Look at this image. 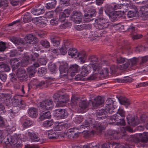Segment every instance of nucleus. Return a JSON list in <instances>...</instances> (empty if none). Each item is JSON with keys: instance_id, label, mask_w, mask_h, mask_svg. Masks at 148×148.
I'll list each match as a JSON object with an SVG mask.
<instances>
[{"instance_id": "obj_45", "label": "nucleus", "mask_w": 148, "mask_h": 148, "mask_svg": "<svg viewBox=\"0 0 148 148\" xmlns=\"http://www.w3.org/2000/svg\"><path fill=\"white\" fill-rule=\"evenodd\" d=\"M12 41L15 45H20L23 43V41L21 39L14 38L12 40Z\"/></svg>"}, {"instance_id": "obj_18", "label": "nucleus", "mask_w": 148, "mask_h": 148, "mask_svg": "<svg viewBox=\"0 0 148 148\" xmlns=\"http://www.w3.org/2000/svg\"><path fill=\"white\" fill-rule=\"evenodd\" d=\"M80 69V67L77 64L71 65L69 70V74L71 77L74 75V74L77 73Z\"/></svg>"}, {"instance_id": "obj_61", "label": "nucleus", "mask_w": 148, "mask_h": 148, "mask_svg": "<svg viewBox=\"0 0 148 148\" xmlns=\"http://www.w3.org/2000/svg\"><path fill=\"white\" fill-rule=\"evenodd\" d=\"M66 17L64 16L63 14L61 13L59 16V21L61 22H64L66 19Z\"/></svg>"}, {"instance_id": "obj_33", "label": "nucleus", "mask_w": 148, "mask_h": 148, "mask_svg": "<svg viewBox=\"0 0 148 148\" xmlns=\"http://www.w3.org/2000/svg\"><path fill=\"white\" fill-rule=\"evenodd\" d=\"M141 4L143 5H145L144 6L141 7L140 8V11L142 14H144V13L148 10V0L144 1L142 2Z\"/></svg>"}, {"instance_id": "obj_3", "label": "nucleus", "mask_w": 148, "mask_h": 148, "mask_svg": "<svg viewBox=\"0 0 148 148\" xmlns=\"http://www.w3.org/2000/svg\"><path fill=\"white\" fill-rule=\"evenodd\" d=\"M93 59V57L91 60V62L89 65V66L86 64H84L82 67L80 74L76 75L75 78V79L76 80H81L83 77H85L88 75L90 72V71L88 70V68L92 67L91 66H90V65L92 64L95 63V61H93V62L91 61Z\"/></svg>"}, {"instance_id": "obj_56", "label": "nucleus", "mask_w": 148, "mask_h": 148, "mask_svg": "<svg viewBox=\"0 0 148 148\" xmlns=\"http://www.w3.org/2000/svg\"><path fill=\"white\" fill-rule=\"evenodd\" d=\"M51 42H52L53 45L55 46H57L60 44V41L54 38L51 39Z\"/></svg>"}, {"instance_id": "obj_8", "label": "nucleus", "mask_w": 148, "mask_h": 148, "mask_svg": "<svg viewBox=\"0 0 148 148\" xmlns=\"http://www.w3.org/2000/svg\"><path fill=\"white\" fill-rule=\"evenodd\" d=\"M39 55L36 53H34L32 55L28 56L29 62L31 60L33 61L37 60L40 62V64L43 65H45L46 63V62L44 58H39Z\"/></svg>"}, {"instance_id": "obj_40", "label": "nucleus", "mask_w": 148, "mask_h": 148, "mask_svg": "<svg viewBox=\"0 0 148 148\" xmlns=\"http://www.w3.org/2000/svg\"><path fill=\"white\" fill-rule=\"evenodd\" d=\"M33 122L31 120L29 119H25L23 123V125L25 127H29L33 124Z\"/></svg>"}, {"instance_id": "obj_59", "label": "nucleus", "mask_w": 148, "mask_h": 148, "mask_svg": "<svg viewBox=\"0 0 148 148\" xmlns=\"http://www.w3.org/2000/svg\"><path fill=\"white\" fill-rule=\"evenodd\" d=\"M51 24L53 25H56L58 24V20L56 18L52 19L50 21Z\"/></svg>"}, {"instance_id": "obj_2", "label": "nucleus", "mask_w": 148, "mask_h": 148, "mask_svg": "<svg viewBox=\"0 0 148 148\" xmlns=\"http://www.w3.org/2000/svg\"><path fill=\"white\" fill-rule=\"evenodd\" d=\"M133 5L132 2L130 1L128 3H127L126 5L124 4H118L116 3H112L110 6L108 7L107 9H109L112 12H115V10L121 9H124L125 11L127 10V8L130 9L133 8Z\"/></svg>"}, {"instance_id": "obj_43", "label": "nucleus", "mask_w": 148, "mask_h": 148, "mask_svg": "<svg viewBox=\"0 0 148 148\" xmlns=\"http://www.w3.org/2000/svg\"><path fill=\"white\" fill-rule=\"evenodd\" d=\"M53 123V120H47L43 122V125L45 127H48L51 126Z\"/></svg>"}, {"instance_id": "obj_22", "label": "nucleus", "mask_w": 148, "mask_h": 148, "mask_svg": "<svg viewBox=\"0 0 148 148\" xmlns=\"http://www.w3.org/2000/svg\"><path fill=\"white\" fill-rule=\"evenodd\" d=\"M40 112H41L39 118L41 121H42L45 119H49L50 118L51 115L49 111L44 112V111H43Z\"/></svg>"}, {"instance_id": "obj_49", "label": "nucleus", "mask_w": 148, "mask_h": 148, "mask_svg": "<svg viewBox=\"0 0 148 148\" xmlns=\"http://www.w3.org/2000/svg\"><path fill=\"white\" fill-rule=\"evenodd\" d=\"M132 80L130 79L128 77H124L123 79H120L119 82L122 83H125L127 82H130L132 81Z\"/></svg>"}, {"instance_id": "obj_28", "label": "nucleus", "mask_w": 148, "mask_h": 148, "mask_svg": "<svg viewBox=\"0 0 148 148\" xmlns=\"http://www.w3.org/2000/svg\"><path fill=\"white\" fill-rule=\"evenodd\" d=\"M65 124H61L57 122L55 123L53 129L56 131H60L64 128Z\"/></svg>"}, {"instance_id": "obj_25", "label": "nucleus", "mask_w": 148, "mask_h": 148, "mask_svg": "<svg viewBox=\"0 0 148 148\" xmlns=\"http://www.w3.org/2000/svg\"><path fill=\"white\" fill-rule=\"evenodd\" d=\"M79 53L77 50L75 49H70L68 51V54L72 58H76L78 57Z\"/></svg>"}, {"instance_id": "obj_17", "label": "nucleus", "mask_w": 148, "mask_h": 148, "mask_svg": "<svg viewBox=\"0 0 148 148\" xmlns=\"http://www.w3.org/2000/svg\"><path fill=\"white\" fill-rule=\"evenodd\" d=\"M25 135L29 137L32 142H38L40 139V138L38 136V134L35 133H30L28 132L26 133Z\"/></svg>"}, {"instance_id": "obj_53", "label": "nucleus", "mask_w": 148, "mask_h": 148, "mask_svg": "<svg viewBox=\"0 0 148 148\" xmlns=\"http://www.w3.org/2000/svg\"><path fill=\"white\" fill-rule=\"evenodd\" d=\"M132 37L133 39H137L141 38L142 37V35L140 34H132Z\"/></svg>"}, {"instance_id": "obj_11", "label": "nucleus", "mask_w": 148, "mask_h": 148, "mask_svg": "<svg viewBox=\"0 0 148 148\" xmlns=\"http://www.w3.org/2000/svg\"><path fill=\"white\" fill-rule=\"evenodd\" d=\"M82 15L81 13L74 11L71 17V20L76 23H79L82 20Z\"/></svg>"}, {"instance_id": "obj_32", "label": "nucleus", "mask_w": 148, "mask_h": 148, "mask_svg": "<svg viewBox=\"0 0 148 148\" xmlns=\"http://www.w3.org/2000/svg\"><path fill=\"white\" fill-rule=\"evenodd\" d=\"M37 82L36 79H34L33 81H32L30 83L28 84V86L29 88H30V86L33 84L36 86V88L38 87L39 86H41L45 84V82L44 81L39 82L37 83Z\"/></svg>"}, {"instance_id": "obj_58", "label": "nucleus", "mask_w": 148, "mask_h": 148, "mask_svg": "<svg viewBox=\"0 0 148 148\" xmlns=\"http://www.w3.org/2000/svg\"><path fill=\"white\" fill-rule=\"evenodd\" d=\"M6 121L0 116V126L3 127L5 125Z\"/></svg>"}, {"instance_id": "obj_7", "label": "nucleus", "mask_w": 148, "mask_h": 148, "mask_svg": "<svg viewBox=\"0 0 148 148\" xmlns=\"http://www.w3.org/2000/svg\"><path fill=\"white\" fill-rule=\"evenodd\" d=\"M55 102H57V105L60 107H62L65 105L66 101L65 97L63 96H60L59 94L56 93L53 96Z\"/></svg>"}, {"instance_id": "obj_13", "label": "nucleus", "mask_w": 148, "mask_h": 148, "mask_svg": "<svg viewBox=\"0 0 148 148\" xmlns=\"http://www.w3.org/2000/svg\"><path fill=\"white\" fill-rule=\"evenodd\" d=\"M50 52L53 54H56L64 55L67 52V49L65 47H63L60 49H51L49 50Z\"/></svg>"}, {"instance_id": "obj_26", "label": "nucleus", "mask_w": 148, "mask_h": 148, "mask_svg": "<svg viewBox=\"0 0 148 148\" xmlns=\"http://www.w3.org/2000/svg\"><path fill=\"white\" fill-rule=\"evenodd\" d=\"M140 137V140L141 142H146L148 141V132H144L143 134H139L137 136Z\"/></svg>"}, {"instance_id": "obj_38", "label": "nucleus", "mask_w": 148, "mask_h": 148, "mask_svg": "<svg viewBox=\"0 0 148 148\" xmlns=\"http://www.w3.org/2000/svg\"><path fill=\"white\" fill-rule=\"evenodd\" d=\"M0 68L2 69V71L5 72H8L10 70L9 66L3 62L0 63Z\"/></svg>"}, {"instance_id": "obj_27", "label": "nucleus", "mask_w": 148, "mask_h": 148, "mask_svg": "<svg viewBox=\"0 0 148 148\" xmlns=\"http://www.w3.org/2000/svg\"><path fill=\"white\" fill-rule=\"evenodd\" d=\"M26 75V72L23 69H19L16 73L17 76L20 80L23 79Z\"/></svg>"}, {"instance_id": "obj_51", "label": "nucleus", "mask_w": 148, "mask_h": 148, "mask_svg": "<svg viewBox=\"0 0 148 148\" xmlns=\"http://www.w3.org/2000/svg\"><path fill=\"white\" fill-rule=\"evenodd\" d=\"M49 68L51 71L54 72L56 69V67L54 64H53L49 65Z\"/></svg>"}, {"instance_id": "obj_21", "label": "nucleus", "mask_w": 148, "mask_h": 148, "mask_svg": "<svg viewBox=\"0 0 148 148\" xmlns=\"http://www.w3.org/2000/svg\"><path fill=\"white\" fill-rule=\"evenodd\" d=\"M103 103V101L102 97L101 96H98L95 99L94 101L92 102V105L95 108L102 104Z\"/></svg>"}, {"instance_id": "obj_50", "label": "nucleus", "mask_w": 148, "mask_h": 148, "mask_svg": "<svg viewBox=\"0 0 148 148\" xmlns=\"http://www.w3.org/2000/svg\"><path fill=\"white\" fill-rule=\"evenodd\" d=\"M136 15V12L132 11H129L127 14V16L129 18H132Z\"/></svg>"}, {"instance_id": "obj_6", "label": "nucleus", "mask_w": 148, "mask_h": 148, "mask_svg": "<svg viewBox=\"0 0 148 148\" xmlns=\"http://www.w3.org/2000/svg\"><path fill=\"white\" fill-rule=\"evenodd\" d=\"M96 22L95 27L97 29H101L107 28L109 25L108 21L106 18H99L97 20Z\"/></svg>"}, {"instance_id": "obj_35", "label": "nucleus", "mask_w": 148, "mask_h": 148, "mask_svg": "<svg viewBox=\"0 0 148 148\" xmlns=\"http://www.w3.org/2000/svg\"><path fill=\"white\" fill-rule=\"evenodd\" d=\"M91 27V25L88 24H85L83 25H78L75 26V28L78 30H81L84 28L89 29Z\"/></svg>"}, {"instance_id": "obj_19", "label": "nucleus", "mask_w": 148, "mask_h": 148, "mask_svg": "<svg viewBox=\"0 0 148 148\" xmlns=\"http://www.w3.org/2000/svg\"><path fill=\"white\" fill-rule=\"evenodd\" d=\"M46 135L48 136V138L50 139H56L59 137L58 134L53 130L46 131Z\"/></svg>"}, {"instance_id": "obj_5", "label": "nucleus", "mask_w": 148, "mask_h": 148, "mask_svg": "<svg viewBox=\"0 0 148 148\" xmlns=\"http://www.w3.org/2000/svg\"><path fill=\"white\" fill-rule=\"evenodd\" d=\"M40 111L50 110L52 109L54 104L53 101L49 99L45 100L40 103Z\"/></svg>"}, {"instance_id": "obj_10", "label": "nucleus", "mask_w": 148, "mask_h": 148, "mask_svg": "<svg viewBox=\"0 0 148 148\" xmlns=\"http://www.w3.org/2000/svg\"><path fill=\"white\" fill-rule=\"evenodd\" d=\"M68 66L66 64L64 65L61 64L59 67L60 72V77L62 78L64 77H66L67 74L69 73V71H68Z\"/></svg>"}, {"instance_id": "obj_23", "label": "nucleus", "mask_w": 148, "mask_h": 148, "mask_svg": "<svg viewBox=\"0 0 148 148\" xmlns=\"http://www.w3.org/2000/svg\"><path fill=\"white\" fill-rule=\"evenodd\" d=\"M39 8L36 9H34L32 10L31 12L34 15H38L42 14L44 12V10L42 6L40 5Z\"/></svg>"}, {"instance_id": "obj_4", "label": "nucleus", "mask_w": 148, "mask_h": 148, "mask_svg": "<svg viewBox=\"0 0 148 148\" xmlns=\"http://www.w3.org/2000/svg\"><path fill=\"white\" fill-rule=\"evenodd\" d=\"M28 63V56H27L23 57L21 63L18 62V60L17 59H12L10 60L11 65L13 69L17 68L20 64L22 66H25Z\"/></svg>"}, {"instance_id": "obj_37", "label": "nucleus", "mask_w": 148, "mask_h": 148, "mask_svg": "<svg viewBox=\"0 0 148 148\" xmlns=\"http://www.w3.org/2000/svg\"><path fill=\"white\" fill-rule=\"evenodd\" d=\"M25 40L27 41V42H30L35 40H36V38L32 34H30L26 36L25 38Z\"/></svg>"}, {"instance_id": "obj_14", "label": "nucleus", "mask_w": 148, "mask_h": 148, "mask_svg": "<svg viewBox=\"0 0 148 148\" xmlns=\"http://www.w3.org/2000/svg\"><path fill=\"white\" fill-rule=\"evenodd\" d=\"M125 116V112L122 109L119 108L118 109L116 114H114L112 116L111 118L112 121H117L118 119H120V116L124 117Z\"/></svg>"}, {"instance_id": "obj_12", "label": "nucleus", "mask_w": 148, "mask_h": 148, "mask_svg": "<svg viewBox=\"0 0 148 148\" xmlns=\"http://www.w3.org/2000/svg\"><path fill=\"white\" fill-rule=\"evenodd\" d=\"M128 123L130 125L134 126L138 123H142L144 121L142 119L138 121L137 119H135L134 117H132L130 115H128L126 117Z\"/></svg>"}, {"instance_id": "obj_44", "label": "nucleus", "mask_w": 148, "mask_h": 148, "mask_svg": "<svg viewBox=\"0 0 148 148\" xmlns=\"http://www.w3.org/2000/svg\"><path fill=\"white\" fill-rule=\"evenodd\" d=\"M40 43L43 47L46 48H48L50 46L49 42L47 40H41L40 41Z\"/></svg>"}, {"instance_id": "obj_29", "label": "nucleus", "mask_w": 148, "mask_h": 148, "mask_svg": "<svg viewBox=\"0 0 148 148\" xmlns=\"http://www.w3.org/2000/svg\"><path fill=\"white\" fill-rule=\"evenodd\" d=\"M107 112L104 110H100L97 111V116H101L98 117V119H102L106 117L107 116Z\"/></svg>"}, {"instance_id": "obj_54", "label": "nucleus", "mask_w": 148, "mask_h": 148, "mask_svg": "<svg viewBox=\"0 0 148 148\" xmlns=\"http://www.w3.org/2000/svg\"><path fill=\"white\" fill-rule=\"evenodd\" d=\"M83 120V118L81 116H79L76 117L75 118V121L77 123H80Z\"/></svg>"}, {"instance_id": "obj_46", "label": "nucleus", "mask_w": 148, "mask_h": 148, "mask_svg": "<svg viewBox=\"0 0 148 148\" xmlns=\"http://www.w3.org/2000/svg\"><path fill=\"white\" fill-rule=\"evenodd\" d=\"M71 24L70 22H67L61 25L60 27L61 28L65 29L66 28H69L71 27Z\"/></svg>"}, {"instance_id": "obj_30", "label": "nucleus", "mask_w": 148, "mask_h": 148, "mask_svg": "<svg viewBox=\"0 0 148 148\" xmlns=\"http://www.w3.org/2000/svg\"><path fill=\"white\" fill-rule=\"evenodd\" d=\"M46 19V18L43 17L42 18V17H39L38 18H36L34 19V20L36 21H37L38 22V23L40 24L38 25L42 27L45 26L46 23H47V21Z\"/></svg>"}, {"instance_id": "obj_47", "label": "nucleus", "mask_w": 148, "mask_h": 148, "mask_svg": "<svg viewBox=\"0 0 148 148\" xmlns=\"http://www.w3.org/2000/svg\"><path fill=\"white\" fill-rule=\"evenodd\" d=\"M46 72V69L44 68H40L38 69V73L40 74V75L42 76L44 75Z\"/></svg>"}, {"instance_id": "obj_42", "label": "nucleus", "mask_w": 148, "mask_h": 148, "mask_svg": "<svg viewBox=\"0 0 148 148\" xmlns=\"http://www.w3.org/2000/svg\"><path fill=\"white\" fill-rule=\"evenodd\" d=\"M119 102L121 104L125 105L126 107L129 105L130 103L129 100L126 98L122 99L119 100Z\"/></svg>"}, {"instance_id": "obj_34", "label": "nucleus", "mask_w": 148, "mask_h": 148, "mask_svg": "<svg viewBox=\"0 0 148 148\" xmlns=\"http://www.w3.org/2000/svg\"><path fill=\"white\" fill-rule=\"evenodd\" d=\"M56 4V0H51L48 3H47L46 5V8L48 9H51L55 8Z\"/></svg>"}, {"instance_id": "obj_39", "label": "nucleus", "mask_w": 148, "mask_h": 148, "mask_svg": "<svg viewBox=\"0 0 148 148\" xmlns=\"http://www.w3.org/2000/svg\"><path fill=\"white\" fill-rule=\"evenodd\" d=\"M16 103V106L18 107L20 109H23L26 106L25 102L23 100L17 101Z\"/></svg>"}, {"instance_id": "obj_9", "label": "nucleus", "mask_w": 148, "mask_h": 148, "mask_svg": "<svg viewBox=\"0 0 148 148\" xmlns=\"http://www.w3.org/2000/svg\"><path fill=\"white\" fill-rule=\"evenodd\" d=\"M106 14L109 17L111 21L113 22H114L117 20L116 15H118L119 14L121 13V12H112L109 9H106L105 11Z\"/></svg>"}, {"instance_id": "obj_36", "label": "nucleus", "mask_w": 148, "mask_h": 148, "mask_svg": "<svg viewBox=\"0 0 148 148\" xmlns=\"http://www.w3.org/2000/svg\"><path fill=\"white\" fill-rule=\"evenodd\" d=\"M31 19L30 14L28 12H26L24 15L23 21L24 23H28L30 22Z\"/></svg>"}, {"instance_id": "obj_62", "label": "nucleus", "mask_w": 148, "mask_h": 148, "mask_svg": "<svg viewBox=\"0 0 148 148\" xmlns=\"http://www.w3.org/2000/svg\"><path fill=\"white\" fill-rule=\"evenodd\" d=\"M112 146L114 148H125L124 147L119 144L113 143L112 144Z\"/></svg>"}, {"instance_id": "obj_48", "label": "nucleus", "mask_w": 148, "mask_h": 148, "mask_svg": "<svg viewBox=\"0 0 148 148\" xmlns=\"http://www.w3.org/2000/svg\"><path fill=\"white\" fill-rule=\"evenodd\" d=\"M127 60L126 59L119 56L116 58V62L118 63H123L126 62Z\"/></svg>"}, {"instance_id": "obj_24", "label": "nucleus", "mask_w": 148, "mask_h": 148, "mask_svg": "<svg viewBox=\"0 0 148 148\" xmlns=\"http://www.w3.org/2000/svg\"><path fill=\"white\" fill-rule=\"evenodd\" d=\"M86 54L85 51L81 52L79 53V61L81 63L85 62L86 59Z\"/></svg>"}, {"instance_id": "obj_57", "label": "nucleus", "mask_w": 148, "mask_h": 148, "mask_svg": "<svg viewBox=\"0 0 148 148\" xmlns=\"http://www.w3.org/2000/svg\"><path fill=\"white\" fill-rule=\"evenodd\" d=\"M95 11L94 10H92V12L90 14H85L84 16L85 17H92L95 16Z\"/></svg>"}, {"instance_id": "obj_1", "label": "nucleus", "mask_w": 148, "mask_h": 148, "mask_svg": "<svg viewBox=\"0 0 148 148\" xmlns=\"http://www.w3.org/2000/svg\"><path fill=\"white\" fill-rule=\"evenodd\" d=\"M98 59L97 58L93 57V59L92 60V62L95 61V63L92 64L90 65L91 66L94 72L96 73H99L101 75H106L108 73V70L106 68H104L103 69H101V65L97 62Z\"/></svg>"}, {"instance_id": "obj_16", "label": "nucleus", "mask_w": 148, "mask_h": 148, "mask_svg": "<svg viewBox=\"0 0 148 148\" xmlns=\"http://www.w3.org/2000/svg\"><path fill=\"white\" fill-rule=\"evenodd\" d=\"M39 66V64L38 63H34L32 66H30L27 69L28 72L29 73V77H32L36 72V69Z\"/></svg>"}, {"instance_id": "obj_64", "label": "nucleus", "mask_w": 148, "mask_h": 148, "mask_svg": "<svg viewBox=\"0 0 148 148\" xmlns=\"http://www.w3.org/2000/svg\"><path fill=\"white\" fill-rule=\"evenodd\" d=\"M0 79L3 82H5L6 79V75L5 74H0Z\"/></svg>"}, {"instance_id": "obj_60", "label": "nucleus", "mask_w": 148, "mask_h": 148, "mask_svg": "<svg viewBox=\"0 0 148 148\" xmlns=\"http://www.w3.org/2000/svg\"><path fill=\"white\" fill-rule=\"evenodd\" d=\"M95 127L97 129V130L100 132L102 130L104 129V127H103L100 123H98L97 125L95 126Z\"/></svg>"}, {"instance_id": "obj_63", "label": "nucleus", "mask_w": 148, "mask_h": 148, "mask_svg": "<svg viewBox=\"0 0 148 148\" xmlns=\"http://www.w3.org/2000/svg\"><path fill=\"white\" fill-rule=\"evenodd\" d=\"M119 120V121L117 122H116V124L118 125H124L125 123V122L124 121V120L123 119H121V118H120V119H118V120H117V121Z\"/></svg>"}, {"instance_id": "obj_55", "label": "nucleus", "mask_w": 148, "mask_h": 148, "mask_svg": "<svg viewBox=\"0 0 148 148\" xmlns=\"http://www.w3.org/2000/svg\"><path fill=\"white\" fill-rule=\"evenodd\" d=\"M71 13V11L68 9H66L65 10L63 13H62L63 15L65 16L66 17H68L70 15Z\"/></svg>"}, {"instance_id": "obj_15", "label": "nucleus", "mask_w": 148, "mask_h": 148, "mask_svg": "<svg viewBox=\"0 0 148 148\" xmlns=\"http://www.w3.org/2000/svg\"><path fill=\"white\" fill-rule=\"evenodd\" d=\"M114 99L109 98L106 101V109L110 113H112L114 110L113 104L114 103Z\"/></svg>"}, {"instance_id": "obj_31", "label": "nucleus", "mask_w": 148, "mask_h": 148, "mask_svg": "<svg viewBox=\"0 0 148 148\" xmlns=\"http://www.w3.org/2000/svg\"><path fill=\"white\" fill-rule=\"evenodd\" d=\"M57 112H59L60 114L58 115H57V117L61 119H64L66 117L67 113L64 110L59 108L58 109Z\"/></svg>"}, {"instance_id": "obj_41", "label": "nucleus", "mask_w": 148, "mask_h": 148, "mask_svg": "<svg viewBox=\"0 0 148 148\" xmlns=\"http://www.w3.org/2000/svg\"><path fill=\"white\" fill-rule=\"evenodd\" d=\"M88 104V102L86 100H84L79 102V106L81 108V109L83 110L87 108Z\"/></svg>"}, {"instance_id": "obj_52", "label": "nucleus", "mask_w": 148, "mask_h": 148, "mask_svg": "<svg viewBox=\"0 0 148 148\" xmlns=\"http://www.w3.org/2000/svg\"><path fill=\"white\" fill-rule=\"evenodd\" d=\"M6 49L5 44L4 42H0V51H3Z\"/></svg>"}, {"instance_id": "obj_20", "label": "nucleus", "mask_w": 148, "mask_h": 148, "mask_svg": "<svg viewBox=\"0 0 148 148\" xmlns=\"http://www.w3.org/2000/svg\"><path fill=\"white\" fill-rule=\"evenodd\" d=\"M28 112L29 116L32 118H36L38 115V110L35 108H29Z\"/></svg>"}]
</instances>
